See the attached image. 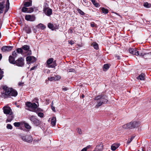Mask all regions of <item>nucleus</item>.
Listing matches in <instances>:
<instances>
[{
	"label": "nucleus",
	"instance_id": "obj_48",
	"mask_svg": "<svg viewBox=\"0 0 151 151\" xmlns=\"http://www.w3.org/2000/svg\"><path fill=\"white\" fill-rule=\"evenodd\" d=\"M54 77L55 78V81L58 80H59L60 78V76H55Z\"/></svg>",
	"mask_w": 151,
	"mask_h": 151
},
{
	"label": "nucleus",
	"instance_id": "obj_28",
	"mask_svg": "<svg viewBox=\"0 0 151 151\" xmlns=\"http://www.w3.org/2000/svg\"><path fill=\"white\" fill-rule=\"evenodd\" d=\"M37 109H33V110L32 111L33 112H36V113H37V114L39 113V112L42 111V110H41L40 108H37Z\"/></svg>",
	"mask_w": 151,
	"mask_h": 151
},
{
	"label": "nucleus",
	"instance_id": "obj_61",
	"mask_svg": "<svg viewBox=\"0 0 151 151\" xmlns=\"http://www.w3.org/2000/svg\"><path fill=\"white\" fill-rule=\"evenodd\" d=\"M149 55H147V56H145V55H144V56H143V57L145 58H146V59H147V58H148V56Z\"/></svg>",
	"mask_w": 151,
	"mask_h": 151
},
{
	"label": "nucleus",
	"instance_id": "obj_19",
	"mask_svg": "<svg viewBox=\"0 0 151 151\" xmlns=\"http://www.w3.org/2000/svg\"><path fill=\"white\" fill-rule=\"evenodd\" d=\"M45 14L48 16H50V15L52 14V11L51 9L49 8L47 10L46 12L44 13Z\"/></svg>",
	"mask_w": 151,
	"mask_h": 151
},
{
	"label": "nucleus",
	"instance_id": "obj_40",
	"mask_svg": "<svg viewBox=\"0 0 151 151\" xmlns=\"http://www.w3.org/2000/svg\"><path fill=\"white\" fill-rule=\"evenodd\" d=\"M48 79L49 81H53L54 80L55 81V78L54 76L48 77Z\"/></svg>",
	"mask_w": 151,
	"mask_h": 151
},
{
	"label": "nucleus",
	"instance_id": "obj_4",
	"mask_svg": "<svg viewBox=\"0 0 151 151\" xmlns=\"http://www.w3.org/2000/svg\"><path fill=\"white\" fill-rule=\"evenodd\" d=\"M18 94L17 91L12 88H9V90L5 93V95L8 96H13L15 97Z\"/></svg>",
	"mask_w": 151,
	"mask_h": 151
},
{
	"label": "nucleus",
	"instance_id": "obj_55",
	"mask_svg": "<svg viewBox=\"0 0 151 151\" xmlns=\"http://www.w3.org/2000/svg\"><path fill=\"white\" fill-rule=\"evenodd\" d=\"M114 145L116 147V148H118L119 146V144H114Z\"/></svg>",
	"mask_w": 151,
	"mask_h": 151
},
{
	"label": "nucleus",
	"instance_id": "obj_2",
	"mask_svg": "<svg viewBox=\"0 0 151 151\" xmlns=\"http://www.w3.org/2000/svg\"><path fill=\"white\" fill-rule=\"evenodd\" d=\"M139 123L136 122H131L122 126L124 129H133L139 126Z\"/></svg>",
	"mask_w": 151,
	"mask_h": 151
},
{
	"label": "nucleus",
	"instance_id": "obj_33",
	"mask_svg": "<svg viewBox=\"0 0 151 151\" xmlns=\"http://www.w3.org/2000/svg\"><path fill=\"white\" fill-rule=\"evenodd\" d=\"M144 6L147 8H150L151 6V4L147 2H145L144 4Z\"/></svg>",
	"mask_w": 151,
	"mask_h": 151
},
{
	"label": "nucleus",
	"instance_id": "obj_8",
	"mask_svg": "<svg viewBox=\"0 0 151 151\" xmlns=\"http://www.w3.org/2000/svg\"><path fill=\"white\" fill-rule=\"evenodd\" d=\"M23 50L27 52V54L28 55H30L32 54V52L29 50V46L27 45L23 46L22 47Z\"/></svg>",
	"mask_w": 151,
	"mask_h": 151
},
{
	"label": "nucleus",
	"instance_id": "obj_64",
	"mask_svg": "<svg viewBox=\"0 0 151 151\" xmlns=\"http://www.w3.org/2000/svg\"><path fill=\"white\" fill-rule=\"evenodd\" d=\"M116 58H117V59L118 60H119L120 59V57L119 56H116Z\"/></svg>",
	"mask_w": 151,
	"mask_h": 151
},
{
	"label": "nucleus",
	"instance_id": "obj_35",
	"mask_svg": "<svg viewBox=\"0 0 151 151\" xmlns=\"http://www.w3.org/2000/svg\"><path fill=\"white\" fill-rule=\"evenodd\" d=\"M77 10L78 11V12L80 14L83 16L85 15V13L80 9H77Z\"/></svg>",
	"mask_w": 151,
	"mask_h": 151
},
{
	"label": "nucleus",
	"instance_id": "obj_9",
	"mask_svg": "<svg viewBox=\"0 0 151 151\" xmlns=\"http://www.w3.org/2000/svg\"><path fill=\"white\" fill-rule=\"evenodd\" d=\"M3 110L4 113L6 114H9L12 113L10 107L9 106L4 107L3 108Z\"/></svg>",
	"mask_w": 151,
	"mask_h": 151
},
{
	"label": "nucleus",
	"instance_id": "obj_5",
	"mask_svg": "<svg viewBox=\"0 0 151 151\" xmlns=\"http://www.w3.org/2000/svg\"><path fill=\"white\" fill-rule=\"evenodd\" d=\"M14 65L18 67H23L24 65V58L22 57L19 58L15 61Z\"/></svg>",
	"mask_w": 151,
	"mask_h": 151
},
{
	"label": "nucleus",
	"instance_id": "obj_41",
	"mask_svg": "<svg viewBox=\"0 0 151 151\" xmlns=\"http://www.w3.org/2000/svg\"><path fill=\"white\" fill-rule=\"evenodd\" d=\"M28 13H30L34 11V9L32 7L28 8Z\"/></svg>",
	"mask_w": 151,
	"mask_h": 151
},
{
	"label": "nucleus",
	"instance_id": "obj_63",
	"mask_svg": "<svg viewBox=\"0 0 151 151\" xmlns=\"http://www.w3.org/2000/svg\"><path fill=\"white\" fill-rule=\"evenodd\" d=\"M56 60L53 61L52 62H53V64L52 65L55 64L57 65L56 64Z\"/></svg>",
	"mask_w": 151,
	"mask_h": 151
},
{
	"label": "nucleus",
	"instance_id": "obj_1",
	"mask_svg": "<svg viewBox=\"0 0 151 151\" xmlns=\"http://www.w3.org/2000/svg\"><path fill=\"white\" fill-rule=\"evenodd\" d=\"M94 100L96 101L97 104L95 107L97 108L103 104L106 103L108 101L107 97L104 94V93H102L96 97Z\"/></svg>",
	"mask_w": 151,
	"mask_h": 151
},
{
	"label": "nucleus",
	"instance_id": "obj_25",
	"mask_svg": "<svg viewBox=\"0 0 151 151\" xmlns=\"http://www.w3.org/2000/svg\"><path fill=\"white\" fill-rule=\"evenodd\" d=\"M9 8V0H7L6 1V9L5 10V12H6L8 11Z\"/></svg>",
	"mask_w": 151,
	"mask_h": 151
},
{
	"label": "nucleus",
	"instance_id": "obj_27",
	"mask_svg": "<svg viewBox=\"0 0 151 151\" xmlns=\"http://www.w3.org/2000/svg\"><path fill=\"white\" fill-rule=\"evenodd\" d=\"M16 51L18 53L22 54L23 53V50L22 47L17 49Z\"/></svg>",
	"mask_w": 151,
	"mask_h": 151
},
{
	"label": "nucleus",
	"instance_id": "obj_22",
	"mask_svg": "<svg viewBox=\"0 0 151 151\" xmlns=\"http://www.w3.org/2000/svg\"><path fill=\"white\" fill-rule=\"evenodd\" d=\"M24 126L27 129L29 130L31 128V127L26 122H24Z\"/></svg>",
	"mask_w": 151,
	"mask_h": 151
},
{
	"label": "nucleus",
	"instance_id": "obj_10",
	"mask_svg": "<svg viewBox=\"0 0 151 151\" xmlns=\"http://www.w3.org/2000/svg\"><path fill=\"white\" fill-rule=\"evenodd\" d=\"M12 47L8 46H4L1 48V50L3 52H8L12 50Z\"/></svg>",
	"mask_w": 151,
	"mask_h": 151
},
{
	"label": "nucleus",
	"instance_id": "obj_53",
	"mask_svg": "<svg viewBox=\"0 0 151 151\" xmlns=\"http://www.w3.org/2000/svg\"><path fill=\"white\" fill-rule=\"evenodd\" d=\"M36 68L37 66H34V67H32L30 68V70L32 71L33 70H35L36 69Z\"/></svg>",
	"mask_w": 151,
	"mask_h": 151
},
{
	"label": "nucleus",
	"instance_id": "obj_14",
	"mask_svg": "<svg viewBox=\"0 0 151 151\" xmlns=\"http://www.w3.org/2000/svg\"><path fill=\"white\" fill-rule=\"evenodd\" d=\"M32 0H27L25 2L23 3V6L25 7L31 6H32Z\"/></svg>",
	"mask_w": 151,
	"mask_h": 151
},
{
	"label": "nucleus",
	"instance_id": "obj_15",
	"mask_svg": "<svg viewBox=\"0 0 151 151\" xmlns=\"http://www.w3.org/2000/svg\"><path fill=\"white\" fill-rule=\"evenodd\" d=\"M103 145L102 144L96 146L95 149V151H101L103 149Z\"/></svg>",
	"mask_w": 151,
	"mask_h": 151
},
{
	"label": "nucleus",
	"instance_id": "obj_20",
	"mask_svg": "<svg viewBox=\"0 0 151 151\" xmlns=\"http://www.w3.org/2000/svg\"><path fill=\"white\" fill-rule=\"evenodd\" d=\"M5 1H4L0 3V13H2L3 12V9L4 6H3L4 4L5 3Z\"/></svg>",
	"mask_w": 151,
	"mask_h": 151
},
{
	"label": "nucleus",
	"instance_id": "obj_62",
	"mask_svg": "<svg viewBox=\"0 0 151 151\" xmlns=\"http://www.w3.org/2000/svg\"><path fill=\"white\" fill-rule=\"evenodd\" d=\"M3 73L4 72L1 70V69L0 68V74L1 73Z\"/></svg>",
	"mask_w": 151,
	"mask_h": 151
},
{
	"label": "nucleus",
	"instance_id": "obj_16",
	"mask_svg": "<svg viewBox=\"0 0 151 151\" xmlns=\"http://www.w3.org/2000/svg\"><path fill=\"white\" fill-rule=\"evenodd\" d=\"M15 58L12 55L9 56V63L11 64L14 65L15 62Z\"/></svg>",
	"mask_w": 151,
	"mask_h": 151
},
{
	"label": "nucleus",
	"instance_id": "obj_42",
	"mask_svg": "<svg viewBox=\"0 0 151 151\" xmlns=\"http://www.w3.org/2000/svg\"><path fill=\"white\" fill-rule=\"evenodd\" d=\"M38 26L40 27L42 29H44L45 28V26L42 24H39L38 25Z\"/></svg>",
	"mask_w": 151,
	"mask_h": 151
},
{
	"label": "nucleus",
	"instance_id": "obj_32",
	"mask_svg": "<svg viewBox=\"0 0 151 151\" xmlns=\"http://www.w3.org/2000/svg\"><path fill=\"white\" fill-rule=\"evenodd\" d=\"M27 7H25L24 6L22 9V11L24 12H27L28 13V8H27Z\"/></svg>",
	"mask_w": 151,
	"mask_h": 151
},
{
	"label": "nucleus",
	"instance_id": "obj_31",
	"mask_svg": "<svg viewBox=\"0 0 151 151\" xmlns=\"http://www.w3.org/2000/svg\"><path fill=\"white\" fill-rule=\"evenodd\" d=\"M138 53L139 54L138 55H139L140 56H144V55L147 56V55H150V54L149 53H147V54L146 53L145 54V53H143L140 52L138 51Z\"/></svg>",
	"mask_w": 151,
	"mask_h": 151
},
{
	"label": "nucleus",
	"instance_id": "obj_18",
	"mask_svg": "<svg viewBox=\"0 0 151 151\" xmlns=\"http://www.w3.org/2000/svg\"><path fill=\"white\" fill-rule=\"evenodd\" d=\"M3 90H4V92H3V93H2L1 95V96L2 97L3 96H4L5 95V93L6 92H7L8 91L9 89V88H8L6 86H3Z\"/></svg>",
	"mask_w": 151,
	"mask_h": 151
},
{
	"label": "nucleus",
	"instance_id": "obj_54",
	"mask_svg": "<svg viewBox=\"0 0 151 151\" xmlns=\"http://www.w3.org/2000/svg\"><path fill=\"white\" fill-rule=\"evenodd\" d=\"M69 43L70 45H72L74 44V42L73 40H71L70 41H69Z\"/></svg>",
	"mask_w": 151,
	"mask_h": 151
},
{
	"label": "nucleus",
	"instance_id": "obj_23",
	"mask_svg": "<svg viewBox=\"0 0 151 151\" xmlns=\"http://www.w3.org/2000/svg\"><path fill=\"white\" fill-rule=\"evenodd\" d=\"M56 123V118L55 117H52L51 121V124L53 126H54L55 125Z\"/></svg>",
	"mask_w": 151,
	"mask_h": 151
},
{
	"label": "nucleus",
	"instance_id": "obj_43",
	"mask_svg": "<svg viewBox=\"0 0 151 151\" xmlns=\"http://www.w3.org/2000/svg\"><path fill=\"white\" fill-rule=\"evenodd\" d=\"M17 51L16 52L15 51H13L12 52V55L13 56H13L15 58L17 56Z\"/></svg>",
	"mask_w": 151,
	"mask_h": 151
},
{
	"label": "nucleus",
	"instance_id": "obj_58",
	"mask_svg": "<svg viewBox=\"0 0 151 151\" xmlns=\"http://www.w3.org/2000/svg\"><path fill=\"white\" fill-rule=\"evenodd\" d=\"M3 73H2L0 74V80H1L2 78L3 77Z\"/></svg>",
	"mask_w": 151,
	"mask_h": 151
},
{
	"label": "nucleus",
	"instance_id": "obj_57",
	"mask_svg": "<svg viewBox=\"0 0 151 151\" xmlns=\"http://www.w3.org/2000/svg\"><path fill=\"white\" fill-rule=\"evenodd\" d=\"M51 108L53 111H54V112H55V107L54 106H53L52 105L51 106Z\"/></svg>",
	"mask_w": 151,
	"mask_h": 151
},
{
	"label": "nucleus",
	"instance_id": "obj_46",
	"mask_svg": "<svg viewBox=\"0 0 151 151\" xmlns=\"http://www.w3.org/2000/svg\"><path fill=\"white\" fill-rule=\"evenodd\" d=\"M40 117L42 118L43 116V113L41 112H39L37 114Z\"/></svg>",
	"mask_w": 151,
	"mask_h": 151
},
{
	"label": "nucleus",
	"instance_id": "obj_29",
	"mask_svg": "<svg viewBox=\"0 0 151 151\" xmlns=\"http://www.w3.org/2000/svg\"><path fill=\"white\" fill-rule=\"evenodd\" d=\"M92 45L94 48L96 50H97L99 48V46L98 44L96 42H93Z\"/></svg>",
	"mask_w": 151,
	"mask_h": 151
},
{
	"label": "nucleus",
	"instance_id": "obj_51",
	"mask_svg": "<svg viewBox=\"0 0 151 151\" xmlns=\"http://www.w3.org/2000/svg\"><path fill=\"white\" fill-rule=\"evenodd\" d=\"M77 132L80 134H81L82 133L81 129L80 128H78Z\"/></svg>",
	"mask_w": 151,
	"mask_h": 151
},
{
	"label": "nucleus",
	"instance_id": "obj_17",
	"mask_svg": "<svg viewBox=\"0 0 151 151\" xmlns=\"http://www.w3.org/2000/svg\"><path fill=\"white\" fill-rule=\"evenodd\" d=\"M8 116V118L6 120V122H11L14 118V116L13 114V113L10 114Z\"/></svg>",
	"mask_w": 151,
	"mask_h": 151
},
{
	"label": "nucleus",
	"instance_id": "obj_52",
	"mask_svg": "<svg viewBox=\"0 0 151 151\" xmlns=\"http://www.w3.org/2000/svg\"><path fill=\"white\" fill-rule=\"evenodd\" d=\"M49 8H48L47 7H44V9H43V12L45 13V12H46V11L48 10V9Z\"/></svg>",
	"mask_w": 151,
	"mask_h": 151
},
{
	"label": "nucleus",
	"instance_id": "obj_50",
	"mask_svg": "<svg viewBox=\"0 0 151 151\" xmlns=\"http://www.w3.org/2000/svg\"><path fill=\"white\" fill-rule=\"evenodd\" d=\"M59 28V25L56 24L55 26H54V30L55 29H58Z\"/></svg>",
	"mask_w": 151,
	"mask_h": 151
},
{
	"label": "nucleus",
	"instance_id": "obj_24",
	"mask_svg": "<svg viewBox=\"0 0 151 151\" xmlns=\"http://www.w3.org/2000/svg\"><path fill=\"white\" fill-rule=\"evenodd\" d=\"M101 10L103 13L104 14H108L109 12V10L104 7H102L101 9Z\"/></svg>",
	"mask_w": 151,
	"mask_h": 151
},
{
	"label": "nucleus",
	"instance_id": "obj_13",
	"mask_svg": "<svg viewBox=\"0 0 151 151\" xmlns=\"http://www.w3.org/2000/svg\"><path fill=\"white\" fill-rule=\"evenodd\" d=\"M129 51L130 53L133 55H138L139 54L137 50L134 48H130L129 49Z\"/></svg>",
	"mask_w": 151,
	"mask_h": 151
},
{
	"label": "nucleus",
	"instance_id": "obj_34",
	"mask_svg": "<svg viewBox=\"0 0 151 151\" xmlns=\"http://www.w3.org/2000/svg\"><path fill=\"white\" fill-rule=\"evenodd\" d=\"M91 1L93 4L96 7H98L99 6V4L98 3L96 2L95 0H91Z\"/></svg>",
	"mask_w": 151,
	"mask_h": 151
},
{
	"label": "nucleus",
	"instance_id": "obj_45",
	"mask_svg": "<svg viewBox=\"0 0 151 151\" xmlns=\"http://www.w3.org/2000/svg\"><path fill=\"white\" fill-rule=\"evenodd\" d=\"M6 127L8 129H12V126L10 124H7L6 126Z\"/></svg>",
	"mask_w": 151,
	"mask_h": 151
},
{
	"label": "nucleus",
	"instance_id": "obj_47",
	"mask_svg": "<svg viewBox=\"0 0 151 151\" xmlns=\"http://www.w3.org/2000/svg\"><path fill=\"white\" fill-rule=\"evenodd\" d=\"M103 67L104 68L107 70L109 68V66L108 64H106L104 65Z\"/></svg>",
	"mask_w": 151,
	"mask_h": 151
},
{
	"label": "nucleus",
	"instance_id": "obj_36",
	"mask_svg": "<svg viewBox=\"0 0 151 151\" xmlns=\"http://www.w3.org/2000/svg\"><path fill=\"white\" fill-rule=\"evenodd\" d=\"M32 103L30 102L27 101L26 103V105L29 108H31Z\"/></svg>",
	"mask_w": 151,
	"mask_h": 151
},
{
	"label": "nucleus",
	"instance_id": "obj_12",
	"mask_svg": "<svg viewBox=\"0 0 151 151\" xmlns=\"http://www.w3.org/2000/svg\"><path fill=\"white\" fill-rule=\"evenodd\" d=\"M25 19L27 21H33L35 20V17L33 15H27L25 16Z\"/></svg>",
	"mask_w": 151,
	"mask_h": 151
},
{
	"label": "nucleus",
	"instance_id": "obj_6",
	"mask_svg": "<svg viewBox=\"0 0 151 151\" xmlns=\"http://www.w3.org/2000/svg\"><path fill=\"white\" fill-rule=\"evenodd\" d=\"M21 138L24 141L28 142H31L33 139L32 137L30 135L22 136Z\"/></svg>",
	"mask_w": 151,
	"mask_h": 151
},
{
	"label": "nucleus",
	"instance_id": "obj_3",
	"mask_svg": "<svg viewBox=\"0 0 151 151\" xmlns=\"http://www.w3.org/2000/svg\"><path fill=\"white\" fill-rule=\"evenodd\" d=\"M29 119L31 121L32 124L36 126L40 125L41 122L37 119L36 116H31L29 117Z\"/></svg>",
	"mask_w": 151,
	"mask_h": 151
},
{
	"label": "nucleus",
	"instance_id": "obj_26",
	"mask_svg": "<svg viewBox=\"0 0 151 151\" xmlns=\"http://www.w3.org/2000/svg\"><path fill=\"white\" fill-rule=\"evenodd\" d=\"M48 27L52 30H54V26L51 23H49L48 24Z\"/></svg>",
	"mask_w": 151,
	"mask_h": 151
},
{
	"label": "nucleus",
	"instance_id": "obj_60",
	"mask_svg": "<svg viewBox=\"0 0 151 151\" xmlns=\"http://www.w3.org/2000/svg\"><path fill=\"white\" fill-rule=\"evenodd\" d=\"M47 6H48V4H47V3H44V7H47Z\"/></svg>",
	"mask_w": 151,
	"mask_h": 151
},
{
	"label": "nucleus",
	"instance_id": "obj_39",
	"mask_svg": "<svg viewBox=\"0 0 151 151\" xmlns=\"http://www.w3.org/2000/svg\"><path fill=\"white\" fill-rule=\"evenodd\" d=\"M25 30L26 32L28 34L30 33L31 32V29L29 27L26 28Z\"/></svg>",
	"mask_w": 151,
	"mask_h": 151
},
{
	"label": "nucleus",
	"instance_id": "obj_37",
	"mask_svg": "<svg viewBox=\"0 0 151 151\" xmlns=\"http://www.w3.org/2000/svg\"><path fill=\"white\" fill-rule=\"evenodd\" d=\"M14 125L15 127H19L20 125V123L19 122H15L14 123Z\"/></svg>",
	"mask_w": 151,
	"mask_h": 151
},
{
	"label": "nucleus",
	"instance_id": "obj_7",
	"mask_svg": "<svg viewBox=\"0 0 151 151\" xmlns=\"http://www.w3.org/2000/svg\"><path fill=\"white\" fill-rule=\"evenodd\" d=\"M53 60L52 58H51L49 59L47 61L46 66L49 68H54L56 66L55 64L51 65L52 63Z\"/></svg>",
	"mask_w": 151,
	"mask_h": 151
},
{
	"label": "nucleus",
	"instance_id": "obj_38",
	"mask_svg": "<svg viewBox=\"0 0 151 151\" xmlns=\"http://www.w3.org/2000/svg\"><path fill=\"white\" fill-rule=\"evenodd\" d=\"M134 137V136H132L131 138L130 139H129V140L127 141V143L128 144H129L133 139Z\"/></svg>",
	"mask_w": 151,
	"mask_h": 151
},
{
	"label": "nucleus",
	"instance_id": "obj_56",
	"mask_svg": "<svg viewBox=\"0 0 151 151\" xmlns=\"http://www.w3.org/2000/svg\"><path fill=\"white\" fill-rule=\"evenodd\" d=\"M62 89L64 91H66L68 90V88L67 87L64 86L63 87Z\"/></svg>",
	"mask_w": 151,
	"mask_h": 151
},
{
	"label": "nucleus",
	"instance_id": "obj_44",
	"mask_svg": "<svg viewBox=\"0 0 151 151\" xmlns=\"http://www.w3.org/2000/svg\"><path fill=\"white\" fill-rule=\"evenodd\" d=\"M111 147V150L113 151H114L116 149V147L115 146L114 144L112 145Z\"/></svg>",
	"mask_w": 151,
	"mask_h": 151
},
{
	"label": "nucleus",
	"instance_id": "obj_21",
	"mask_svg": "<svg viewBox=\"0 0 151 151\" xmlns=\"http://www.w3.org/2000/svg\"><path fill=\"white\" fill-rule=\"evenodd\" d=\"M137 78L138 80H144V74L143 73H142L141 74L139 75L138 77H137Z\"/></svg>",
	"mask_w": 151,
	"mask_h": 151
},
{
	"label": "nucleus",
	"instance_id": "obj_30",
	"mask_svg": "<svg viewBox=\"0 0 151 151\" xmlns=\"http://www.w3.org/2000/svg\"><path fill=\"white\" fill-rule=\"evenodd\" d=\"M31 108H32V110L33 109H36L37 108V105L35 103H32Z\"/></svg>",
	"mask_w": 151,
	"mask_h": 151
},
{
	"label": "nucleus",
	"instance_id": "obj_49",
	"mask_svg": "<svg viewBox=\"0 0 151 151\" xmlns=\"http://www.w3.org/2000/svg\"><path fill=\"white\" fill-rule=\"evenodd\" d=\"M91 26L92 27H96V24L94 22H92L91 24Z\"/></svg>",
	"mask_w": 151,
	"mask_h": 151
},
{
	"label": "nucleus",
	"instance_id": "obj_59",
	"mask_svg": "<svg viewBox=\"0 0 151 151\" xmlns=\"http://www.w3.org/2000/svg\"><path fill=\"white\" fill-rule=\"evenodd\" d=\"M87 149L86 147H85L84 148H83L81 151H87Z\"/></svg>",
	"mask_w": 151,
	"mask_h": 151
},
{
	"label": "nucleus",
	"instance_id": "obj_11",
	"mask_svg": "<svg viewBox=\"0 0 151 151\" xmlns=\"http://www.w3.org/2000/svg\"><path fill=\"white\" fill-rule=\"evenodd\" d=\"M26 60L27 62H29V63H33L36 61V59L33 56H28L26 58Z\"/></svg>",
	"mask_w": 151,
	"mask_h": 151
}]
</instances>
